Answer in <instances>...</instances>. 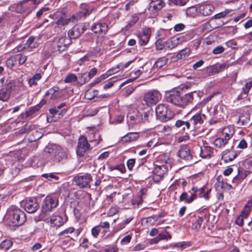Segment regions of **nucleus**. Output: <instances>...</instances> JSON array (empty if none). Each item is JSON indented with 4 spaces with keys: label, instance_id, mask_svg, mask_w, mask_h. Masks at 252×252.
Masks as SVG:
<instances>
[{
    "label": "nucleus",
    "instance_id": "nucleus-1",
    "mask_svg": "<svg viewBox=\"0 0 252 252\" xmlns=\"http://www.w3.org/2000/svg\"><path fill=\"white\" fill-rule=\"evenodd\" d=\"M198 94L197 91H193L181 96L178 93L172 92L166 95L167 102L184 108L193 103L194 94Z\"/></svg>",
    "mask_w": 252,
    "mask_h": 252
},
{
    "label": "nucleus",
    "instance_id": "nucleus-2",
    "mask_svg": "<svg viewBox=\"0 0 252 252\" xmlns=\"http://www.w3.org/2000/svg\"><path fill=\"white\" fill-rule=\"evenodd\" d=\"M9 219L11 225L19 226L24 223L26 220L25 213L19 209L13 207L8 211Z\"/></svg>",
    "mask_w": 252,
    "mask_h": 252
},
{
    "label": "nucleus",
    "instance_id": "nucleus-3",
    "mask_svg": "<svg viewBox=\"0 0 252 252\" xmlns=\"http://www.w3.org/2000/svg\"><path fill=\"white\" fill-rule=\"evenodd\" d=\"M84 6L85 9H83L82 11L79 12L76 15H73L67 19L61 17L57 21L56 24L60 26H64L67 25L70 21L74 22L75 21H78L82 17H85L90 15L93 10V8L90 7H87L86 5H84Z\"/></svg>",
    "mask_w": 252,
    "mask_h": 252
},
{
    "label": "nucleus",
    "instance_id": "nucleus-4",
    "mask_svg": "<svg viewBox=\"0 0 252 252\" xmlns=\"http://www.w3.org/2000/svg\"><path fill=\"white\" fill-rule=\"evenodd\" d=\"M156 114L157 119L163 122L169 120L173 116L171 110L163 104H159L156 107Z\"/></svg>",
    "mask_w": 252,
    "mask_h": 252
},
{
    "label": "nucleus",
    "instance_id": "nucleus-5",
    "mask_svg": "<svg viewBox=\"0 0 252 252\" xmlns=\"http://www.w3.org/2000/svg\"><path fill=\"white\" fill-rule=\"evenodd\" d=\"M59 203L58 199L55 196L47 195L44 199L42 205V213L46 214L52 211Z\"/></svg>",
    "mask_w": 252,
    "mask_h": 252
},
{
    "label": "nucleus",
    "instance_id": "nucleus-6",
    "mask_svg": "<svg viewBox=\"0 0 252 252\" xmlns=\"http://www.w3.org/2000/svg\"><path fill=\"white\" fill-rule=\"evenodd\" d=\"M178 156L185 161L189 162L190 164H193L197 162L196 160L193 158L190 153L189 147L186 145H183L180 147L178 153Z\"/></svg>",
    "mask_w": 252,
    "mask_h": 252
},
{
    "label": "nucleus",
    "instance_id": "nucleus-7",
    "mask_svg": "<svg viewBox=\"0 0 252 252\" xmlns=\"http://www.w3.org/2000/svg\"><path fill=\"white\" fill-rule=\"evenodd\" d=\"M90 149V145L87 138L85 136H81L78 139L76 148V153L80 157L83 156Z\"/></svg>",
    "mask_w": 252,
    "mask_h": 252
},
{
    "label": "nucleus",
    "instance_id": "nucleus-8",
    "mask_svg": "<svg viewBox=\"0 0 252 252\" xmlns=\"http://www.w3.org/2000/svg\"><path fill=\"white\" fill-rule=\"evenodd\" d=\"M160 98V94L158 91L155 90L147 92L144 96V100L148 105L155 104Z\"/></svg>",
    "mask_w": 252,
    "mask_h": 252
},
{
    "label": "nucleus",
    "instance_id": "nucleus-9",
    "mask_svg": "<svg viewBox=\"0 0 252 252\" xmlns=\"http://www.w3.org/2000/svg\"><path fill=\"white\" fill-rule=\"evenodd\" d=\"M205 118V115L201 112L192 115L189 120L191 126V129L194 130L200 127L203 124Z\"/></svg>",
    "mask_w": 252,
    "mask_h": 252
},
{
    "label": "nucleus",
    "instance_id": "nucleus-10",
    "mask_svg": "<svg viewBox=\"0 0 252 252\" xmlns=\"http://www.w3.org/2000/svg\"><path fill=\"white\" fill-rule=\"evenodd\" d=\"M39 208V205L35 198H30L26 200L24 204L25 210L29 213L35 212Z\"/></svg>",
    "mask_w": 252,
    "mask_h": 252
},
{
    "label": "nucleus",
    "instance_id": "nucleus-11",
    "mask_svg": "<svg viewBox=\"0 0 252 252\" xmlns=\"http://www.w3.org/2000/svg\"><path fill=\"white\" fill-rule=\"evenodd\" d=\"M91 180V176L88 174L75 176L74 178V182L80 188L87 187Z\"/></svg>",
    "mask_w": 252,
    "mask_h": 252
},
{
    "label": "nucleus",
    "instance_id": "nucleus-12",
    "mask_svg": "<svg viewBox=\"0 0 252 252\" xmlns=\"http://www.w3.org/2000/svg\"><path fill=\"white\" fill-rule=\"evenodd\" d=\"M59 147L56 144H49L44 149V155L47 158L55 160Z\"/></svg>",
    "mask_w": 252,
    "mask_h": 252
},
{
    "label": "nucleus",
    "instance_id": "nucleus-13",
    "mask_svg": "<svg viewBox=\"0 0 252 252\" xmlns=\"http://www.w3.org/2000/svg\"><path fill=\"white\" fill-rule=\"evenodd\" d=\"M84 26L82 25H77L74 26L72 29L68 32V35L70 38H76L80 36L84 32Z\"/></svg>",
    "mask_w": 252,
    "mask_h": 252
},
{
    "label": "nucleus",
    "instance_id": "nucleus-14",
    "mask_svg": "<svg viewBox=\"0 0 252 252\" xmlns=\"http://www.w3.org/2000/svg\"><path fill=\"white\" fill-rule=\"evenodd\" d=\"M92 31L96 34L103 35L106 34L108 30V26L103 23L94 24L91 28Z\"/></svg>",
    "mask_w": 252,
    "mask_h": 252
},
{
    "label": "nucleus",
    "instance_id": "nucleus-15",
    "mask_svg": "<svg viewBox=\"0 0 252 252\" xmlns=\"http://www.w3.org/2000/svg\"><path fill=\"white\" fill-rule=\"evenodd\" d=\"M45 95H51V99L56 100L61 98L62 94L58 86H54L46 92Z\"/></svg>",
    "mask_w": 252,
    "mask_h": 252
},
{
    "label": "nucleus",
    "instance_id": "nucleus-16",
    "mask_svg": "<svg viewBox=\"0 0 252 252\" xmlns=\"http://www.w3.org/2000/svg\"><path fill=\"white\" fill-rule=\"evenodd\" d=\"M215 9L213 5L211 4H202L198 5V13L201 15L206 16L211 14Z\"/></svg>",
    "mask_w": 252,
    "mask_h": 252
},
{
    "label": "nucleus",
    "instance_id": "nucleus-17",
    "mask_svg": "<svg viewBox=\"0 0 252 252\" xmlns=\"http://www.w3.org/2000/svg\"><path fill=\"white\" fill-rule=\"evenodd\" d=\"M250 116L251 114L249 111H244L239 117L238 123L245 126L251 125L252 123L250 121Z\"/></svg>",
    "mask_w": 252,
    "mask_h": 252
},
{
    "label": "nucleus",
    "instance_id": "nucleus-18",
    "mask_svg": "<svg viewBox=\"0 0 252 252\" xmlns=\"http://www.w3.org/2000/svg\"><path fill=\"white\" fill-rule=\"evenodd\" d=\"M200 156L202 158H210L213 155V148L208 146H203L200 148Z\"/></svg>",
    "mask_w": 252,
    "mask_h": 252
},
{
    "label": "nucleus",
    "instance_id": "nucleus-19",
    "mask_svg": "<svg viewBox=\"0 0 252 252\" xmlns=\"http://www.w3.org/2000/svg\"><path fill=\"white\" fill-rule=\"evenodd\" d=\"M181 41L180 37H172L165 42V50H171L178 45Z\"/></svg>",
    "mask_w": 252,
    "mask_h": 252
},
{
    "label": "nucleus",
    "instance_id": "nucleus-20",
    "mask_svg": "<svg viewBox=\"0 0 252 252\" xmlns=\"http://www.w3.org/2000/svg\"><path fill=\"white\" fill-rule=\"evenodd\" d=\"M48 222L50 223L51 227H60L63 224V219L58 215H53Z\"/></svg>",
    "mask_w": 252,
    "mask_h": 252
},
{
    "label": "nucleus",
    "instance_id": "nucleus-21",
    "mask_svg": "<svg viewBox=\"0 0 252 252\" xmlns=\"http://www.w3.org/2000/svg\"><path fill=\"white\" fill-rule=\"evenodd\" d=\"M70 43V39L67 37H62L57 42L58 50L60 52L64 50L66 46Z\"/></svg>",
    "mask_w": 252,
    "mask_h": 252
},
{
    "label": "nucleus",
    "instance_id": "nucleus-22",
    "mask_svg": "<svg viewBox=\"0 0 252 252\" xmlns=\"http://www.w3.org/2000/svg\"><path fill=\"white\" fill-rule=\"evenodd\" d=\"M237 156V154L236 152L226 150L222 153V159H224V161L227 162L232 161Z\"/></svg>",
    "mask_w": 252,
    "mask_h": 252
},
{
    "label": "nucleus",
    "instance_id": "nucleus-23",
    "mask_svg": "<svg viewBox=\"0 0 252 252\" xmlns=\"http://www.w3.org/2000/svg\"><path fill=\"white\" fill-rule=\"evenodd\" d=\"M140 113L137 110L130 109L127 115V118L135 123H139L140 122Z\"/></svg>",
    "mask_w": 252,
    "mask_h": 252
},
{
    "label": "nucleus",
    "instance_id": "nucleus-24",
    "mask_svg": "<svg viewBox=\"0 0 252 252\" xmlns=\"http://www.w3.org/2000/svg\"><path fill=\"white\" fill-rule=\"evenodd\" d=\"M175 126L184 131L192 130L189 121H184L181 120H177L175 123Z\"/></svg>",
    "mask_w": 252,
    "mask_h": 252
},
{
    "label": "nucleus",
    "instance_id": "nucleus-25",
    "mask_svg": "<svg viewBox=\"0 0 252 252\" xmlns=\"http://www.w3.org/2000/svg\"><path fill=\"white\" fill-rule=\"evenodd\" d=\"M234 133V129L231 126H229L224 127L222 130V134L224 135V138L227 141L230 140Z\"/></svg>",
    "mask_w": 252,
    "mask_h": 252
},
{
    "label": "nucleus",
    "instance_id": "nucleus-26",
    "mask_svg": "<svg viewBox=\"0 0 252 252\" xmlns=\"http://www.w3.org/2000/svg\"><path fill=\"white\" fill-rule=\"evenodd\" d=\"M150 38V34L148 31H144L142 33L138 36L139 43L141 46L146 45L148 42Z\"/></svg>",
    "mask_w": 252,
    "mask_h": 252
},
{
    "label": "nucleus",
    "instance_id": "nucleus-27",
    "mask_svg": "<svg viewBox=\"0 0 252 252\" xmlns=\"http://www.w3.org/2000/svg\"><path fill=\"white\" fill-rule=\"evenodd\" d=\"M150 4V7L156 11L160 10L165 5L163 0H151Z\"/></svg>",
    "mask_w": 252,
    "mask_h": 252
},
{
    "label": "nucleus",
    "instance_id": "nucleus-28",
    "mask_svg": "<svg viewBox=\"0 0 252 252\" xmlns=\"http://www.w3.org/2000/svg\"><path fill=\"white\" fill-rule=\"evenodd\" d=\"M34 37L33 36H30L27 40L26 42L24 43L27 49H29V51H32L33 49L37 47L38 44L34 42Z\"/></svg>",
    "mask_w": 252,
    "mask_h": 252
},
{
    "label": "nucleus",
    "instance_id": "nucleus-29",
    "mask_svg": "<svg viewBox=\"0 0 252 252\" xmlns=\"http://www.w3.org/2000/svg\"><path fill=\"white\" fill-rule=\"evenodd\" d=\"M140 121L139 123H146L149 122V120L153 117V111H148L145 112L143 114H140Z\"/></svg>",
    "mask_w": 252,
    "mask_h": 252
},
{
    "label": "nucleus",
    "instance_id": "nucleus-30",
    "mask_svg": "<svg viewBox=\"0 0 252 252\" xmlns=\"http://www.w3.org/2000/svg\"><path fill=\"white\" fill-rule=\"evenodd\" d=\"M196 198V194L195 193L192 194L191 196L189 198L188 193L186 192H184L181 194L180 196V201H185L188 203H190L192 202Z\"/></svg>",
    "mask_w": 252,
    "mask_h": 252
},
{
    "label": "nucleus",
    "instance_id": "nucleus-31",
    "mask_svg": "<svg viewBox=\"0 0 252 252\" xmlns=\"http://www.w3.org/2000/svg\"><path fill=\"white\" fill-rule=\"evenodd\" d=\"M66 157L67 155L65 152L60 146L54 161L60 162L61 161L66 159Z\"/></svg>",
    "mask_w": 252,
    "mask_h": 252
},
{
    "label": "nucleus",
    "instance_id": "nucleus-32",
    "mask_svg": "<svg viewBox=\"0 0 252 252\" xmlns=\"http://www.w3.org/2000/svg\"><path fill=\"white\" fill-rule=\"evenodd\" d=\"M13 245V242L9 239H5L0 244V249L1 251H6L9 249Z\"/></svg>",
    "mask_w": 252,
    "mask_h": 252
},
{
    "label": "nucleus",
    "instance_id": "nucleus-33",
    "mask_svg": "<svg viewBox=\"0 0 252 252\" xmlns=\"http://www.w3.org/2000/svg\"><path fill=\"white\" fill-rule=\"evenodd\" d=\"M168 61V59L167 58L165 57H161L155 63L154 67L157 68H161L167 63Z\"/></svg>",
    "mask_w": 252,
    "mask_h": 252
},
{
    "label": "nucleus",
    "instance_id": "nucleus-34",
    "mask_svg": "<svg viewBox=\"0 0 252 252\" xmlns=\"http://www.w3.org/2000/svg\"><path fill=\"white\" fill-rule=\"evenodd\" d=\"M10 95V93L5 88H2L0 90V100L7 101L9 99Z\"/></svg>",
    "mask_w": 252,
    "mask_h": 252
},
{
    "label": "nucleus",
    "instance_id": "nucleus-35",
    "mask_svg": "<svg viewBox=\"0 0 252 252\" xmlns=\"http://www.w3.org/2000/svg\"><path fill=\"white\" fill-rule=\"evenodd\" d=\"M228 141L224 138H217L214 142V145L218 148H222L224 147Z\"/></svg>",
    "mask_w": 252,
    "mask_h": 252
},
{
    "label": "nucleus",
    "instance_id": "nucleus-36",
    "mask_svg": "<svg viewBox=\"0 0 252 252\" xmlns=\"http://www.w3.org/2000/svg\"><path fill=\"white\" fill-rule=\"evenodd\" d=\"M41 78V75L40 73H36L33 77L30 79L28 81V83L30 86L32 87L33 85L37 84V82Z\"/></svg>",
    "mask_w": 252,
    "mask_h": 252
},
{
    "label": "nucleus",
    "instance_id": "nucleus-37",
    "mask_svg": "<svg viewBox=\"0 0 252 252\" xmlns=\"http://www.w3.org/2000/svg\"><path fill=\"white\" fill-rule=\"evenodd\" d=\"M198 13V6H191L187 9V14L189 16L194 17Z\"/></svg>",
    "mask_w": 252,
    "mask_h": 252
},
{
    "label": "nucleus",
    "instance_id": "nucleus-38",
    "mask_svg": "<svg viewBox=\"0 0 252 252\" xmlns=\"http://www.w3.org/2000/svg\"><path fill=\"white\" fill-rule=\"evenodd\" d=\"M155 171L157 173H159V176H162L165 172L168 171V169L165 165H158L155 168Z\"/></svg>",
    "mask_w": 252,
    "mask_h": 252
},
{
    "label": "nucleus",
    "instance_id": "nucleus-39",
    "mask_svg": "<svg viewBox=\"0 0 252 252\" xmlns=\"http://www.w3.org/2000/svg\"><path fill=\"white\" fill-rule=\"evenodd\" d=\"M16 62H18L19 65L24 64L27 61V57L24 56L22 54H17L14 55Z\"/></svg>",
    "mask_w": 252,
    "mask_h": 252
},
{
    "label": "nucleus",
    "instance_id": "nucleus-40",
    "mask_svg": "<svg viewBox=\"0 0 252 252\" xmlns=\"http://www.w3.org/2000/svg\"><path fill=\"white\" fill-rule=\"evenodd\" d=\"M139 17L136 15H132L131 19L128 22L126 26V30H128L132 27L138 20Z\"/></svg>",
    "mask_w": 252,
    "mask_h": 252
},
{
    "label": "nucleus",
    "instance_id": "nucleus-41",
    "mask_svg": "<svg viewBox=\"0 0 252 252\" xmlns=\"http://www.w3.org/2000/svg\"><path fill=\"white\" fill-rule=\"evenodd\" d=\"M7 66L9 68H12L17 64L16 60L14 56H11L6 61Z\"/></svg>",
    "mask_w": 252,
    "mask_h": 252
},
{
    "label": "nucleus",
    "instance_id": "nucleus-42",
    "mask_svg": "<svg viewBox=\"0 0 252 252\" xmlns=\"http://www.w3.org/2000/svg\"><path fill=\"white\" fill-rule=\"evenodd\" d=\"M78 77L79 82L81 85L85 84L90 80V79L88 78V75H87L86 73L79 74Z\"/></svg>",
    "mask_w": 252,
    "mask_h": 252
},
{
    "label": "nucleus",
    "instance_id": "nucleus-43",
    "mask_svg": "<svg viewBox=\"0 0 252 252\" xmlns=\"http://www.w3.org/2000/svg\"><path fill=\"white\" fill-rule=\"evenodd\" d=\"M139 137L138 134L137 133H130L124 137L125 141H134L136 140Z\"/></svg>",
    "mask_w": 252,
    "mask_h": 252
},
{
    "label": "nucleus",
    "instance_id": "nucleus-44",
    "mask_svg": "<svg viewBox=\"0 0 252 252\" xmlns=\"http://www.w3.org/2000/svg\"><path fill=\"white\" fill-rule=\"evenodd\" d=\"M15 87V83L12 80H7L6 81L5 86L3 88L9 91L10 94L13 88Z\"/></svg>",
    "mask_w": 252,
    "mask_h": 252
},
{
    "label": "nucleus",
    "instance_id": "nucleus-45",
    "mask_svg": "<svg viewBox=\"0 0 252 252\" xmlns=\"http://www.w3.org/2000/svg\"><path fill=\"white\" fill-rule=\"evenodd\" d=\"M77 80V76L74 74H70L67 75L64 79V82L65 83H70L76 81Z\"/></svg>",
    "mask_w": 252,
    "mask_h": 252
},
{
    "label": "nucleus",
    "instance_id": "nucleus-46",
    "mask_svg": "<svg viewBox=\"0 0 252 252\" xmlns=\"http://www.w3.org/2000/svg\"><path fill=\"white\" fill-rule=\"evenodd\" d=\"M232 11L231 9H225L224 11H222L219 13H218L214 15V17L215 19H220L223 18L227 15L230 12Z\"/></svg>",
    "mask_w": 252,
    "mask_h": 252
},
{
    "label": "nucleus",
    "instance_id": "nucleus-47",
    "mask_svg": "<svg viewBox=\"0 0 252 252\" xmlns=\"http://www.w3.org/2000/svg\"><path fill=\"white\" fill-rule=\"evenodd\" d=\"M98 94V91L97 90H94L92 92L87 91L85 94V96L88 99H92L93 98L96 96Z\"/></svg>",
    "mask_w": 252,
    "mask_h": 252
},
{
    "label": "nucleus",
    "instance_id": "nucleus-48",
    "mask_svg": "<svg viewBox=\"0 0 252 252\" xmlns=\"http://www.w3.org/2000/svg\"><path fill=\"white\" fill-rule=\"evenodd\" d=\"M158 236L160 240H169L171 238V235L166 231H164L158 234Z\"/></svg>",
    "mask_w": 252,
    "mask_h": 252
},
{
    "label": "nucleus",
    "instance_id": "nucleus-49",
    "mask_svg": "<svg viewBox=\"0 0 252 252\" xmlns=\"http://www.w3.org/2000/svg\"><path fill=\"white\" fill-rule=\"evenodd\" d=\"M145 220L146 223L149 225L155 224L156 222L158 220L157 217L155 215L146 218Z\"/></svg>",
    "mask_w": 252,
    "mask_h": 252
},
{
    "label": "nucleus",
    "instance_id": "nucleus-50",
    "mask_svg": "<svg viewBox=\"0 0 252 252\" xmlns=\"http://www.w3.org/2000/svg\"><path fill=\"white\" fill-rule=\"evenodd\" d=\"M189 0H169V4H172L176 5H185Z\"/></svg>",
    "mask_w": 252,
    "mask_h": 252
},
{
    "label": "nucleus",
    "instance_id": "nucleus-51",
    "mask_svg": "<svg viewBox=\"0 0 252 252\" xmlns=\"http://www.w3.org/2000/svg\"><path fill=\"white\" fill-rule=\"evenodd\" d=\"M251 211V206L246 204L241 213V215L244 218H247Z\"/></svg>",
    "mask_w": 252,
    "mask_h": 252
},
{
    "label": "nucleus",
    "instance_id": "nucleus-52",
    "mask_svg": "<svg viewBox=\"0 0 252 252\" xmlns=\"http://www.w3.org/2000/svg\"><path fill=\"white\" fill-rule=\"evenodd\" d=\"M203 220V219L201 217H198L195 222L193 224V228L195 229H198L200 228Z\"/></svg>",
    "mask_w": 252,
    "mask_h": 252
},
{
    "label": "nucleus",
    "instance_id": "nucleus-53",
    "mask_svg": "<svg viewBox=\"0 0 252 252\" xmlns=\"http://www.w3.org/2000/svg\"><path fill=\"white\" fill-rule=\"evenodd\" d=\"M156 49L158 50H161L163 49H165V42H163L160 39H158L156 42Z\"/></svg>",
    "mask_w": 252,
    "mask_h": 252
},
{
    "label": "nucleus",
    "instance_id": "nucleus-54",
    "mask_svg": "<svg viewBox=\"0 0 252 252\" xmlns=\"http://www.w3.org/2000/svg\"><path fill=\"white\" fill-rule=\"evenodd\" d=\"M42 176L51 181H53V179H55L56 180H58L59 179V177L55 176L53 173H45L42 174Z\"/></svg>",
    "mask_w": 252,
    "mask_h": 252
},
{
    "label": "nucleus",
    "instance_id": "nucleus-55",
    "mask_svg": "<svg viewBox=\"0 0 252 252\" xmlns=\"http://www.w3.org/2000/svg\"><path fill=\"white\" fill-rule=\"evenodd\" d=\"M216 68V70L218 73L226 69L228 66L225 63H222L215 65Z\"/></svg>",
    "mask_w": 252,
    "mask_h": 252
},
{
    "label": "nucleus",
    "instance_id": "nucleus-56",
    "mask_svg": "<svg viewBox=\"0 0 252 252\" xmlns=\"http://www.w3.org/2000/svg\"><path fill=\"white\" fill-rule=\"evenodd\" d=\"M100 232V228L99 225L93 227L91 230L92 235L95 238L97 237Z\"/></svg>",
    "mask_w": 252,
    "mask_h": 252
},
{
    "label": "nucleus",
    "instance_id": "nucleus-57",
    "mask_svg": "<svg viewBox=\"0 0 252 252\" xmlns=\"http://www.w3.org/2000/svg\"><path fill=\"white\" fill-rule=\"evenodd\" d=\"M74 231V228L73 227H70L60 232L58 235L62 236L63 235L68 234L72 233Z\"/></svg>",
    "mask_w": 252,
    "mask_h": 252
},
{
    "label": "nucleus",
    "instance_id": "nucleus-58",
    "mask_svg": "<svg viewBox=\"0 0 252 252\" xmlns=\"http://www.w3.org/2000/svg\"><path fill=\"white\" fill-rule=\"evenodd\" d=\"M135 163V158H130L126 162V165L127 166V168L129 170H131Z\"/></svg>",
    "mask_w": 252,
    "mask_h": 252
},
{
    "label": "nucleus",
    "instance_id": "nucleus-59",
    "mask_svg": "<svg viewBox=\"0 0 252 252\" xmlns=\"http://www.w3.org/2000/svg\"><path fill=\"white\" fill-rule=\"evenodd\" d=\"M114 69H116V68H112L108 70L105 73L101 75L99 77L101 81H102L106 78H107L108 76L112 75L111 71H112Z\"/></svg>",
    "mask_w": 252,
    "mask_h": 252
},
{
    "label": "nucleus",
    "instance_id": "nucleus-60",
    "mask_svg": "<svg viewBox=\"0 0 252 252\" xmlns=\"http://www.w3.org/2000/svg\"><path fill=\"white\" fill-rule=\"evenodd\" d=\"M224 51V48L221 46H218L215 47L213 50V53L214 54L217 55L222 53Z\"/></svg>",
    "mask_w": 252,
    "mask_h": 252
},
{
    "label": "nucleus",
    "instance_id": "nucleus-61",
    "mask_svg": "<svg viewBox=\"0 0 252 252\" xmlns=\"http://www.w3.org/2000/svg\"><path fill=\"white\" fill-rule=\"evenodd\" d=\"M117 169L119 170L122 173H124L126 171L125 167L124 165H118L115 166H112L110 167L111 170Z\"/></svg>",
    "mask_w": 252,
    "mask_h": 252
},
{
    "label": "nucleus",
    "instance_id": "nucleus-62",
    "mask_svg": "<svg viewBox=\"0 0 252 252\" xmlns=\"http://www.w3.org/2000/svg\"><path fill=\"white\" fill-rule=\"evenodd\" d=\"M131 239V236L130 235H127L125 236L121 241L122 245H126L129 243Z\"/></svg>",
    "mask_w": 252,
    "mask_h": 252
},
{
    "label": "nucleus",
    "instance_id": "nucleus-63",
    "mask_svg": "<svg viewBox=\"0 0 252 252\" xmlns=\"http://www.w3.org/2000/svg\"><path fill=\"white\" fill-rule=\"evenodd\" d=\"M185 28V26L184 24L179 23L175 25L174 30L175 32H178L183 31Z\"/></svg>",
    "mask_w": 252,
    "mask_h": 252
},
{
    "label": "nucleus",
    "instance_id": "nucleus-64",
    "mask_svg": "<svg viewBox=\"0 0 252 252\" xmlns=\"http://www.w3.org/2000/svg\"><path fill=\"white\" fill-rule=\"evenodd\" d=\"M252 87V80L249 83H247L244 88H243V92L245 94H248L249 90Z\"/></svg>",
    "mask_w": 252,
    "mask_h": 252
}]
</instances>
